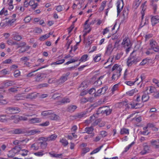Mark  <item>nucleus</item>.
Instances as JSON below:
<instances>
[{
  "instance_id": "obj_59",
  "label": "nucleus",
  "mask_w": 159,
  "mask_h": 159,
  "mask_svg": "<svg viewBox=\"0 0 159 159\" xmlns=\"http://www.w3.org/2000/svg\"><path fill=\"white\" fill-rule=\"evenodd\" d=\"M102 91L101 89H99L98 90L97 92H96V93L95 92V96H99L101 94H102Z\"/></svg>"
},
{
  "instance_id": "obj_31",
  "label": "nucleus",
  "mask_w": 159,
  "mask_h": 159,
  "mask_svg": "<svg viewBox=\"0 0 159 159\" xmlns=\"http://www.w3.org/2000/svg\"><path fill=\"white\" fill-rule=\"evenodd\" d=\"M101 54L99 53L94 56L93 60L94 61L97 62L99 61L101 59Z\"/></svg>"
},
{
  "instance_id": "obj_1",
  "label": "nucleus",
  "mask_w": 159,
  "mask_h": 159,
  "mask_svg": "<svg viewBox=\"0 0 159 159\" xmlns=\"http://www.w3.org/2000/svg\"><path fill=\"white\" fill-rule=\"evenodd\" d=\"M149 99L148 94L143 95L142 97V101L141 100L140 96H138L135 100L130 102L127 105V107L129 108L137 109L141 107L143 105V102L147 101Z\"/></svg>"
},
{
  "instance_id": "obj_50",
  "label": "nucleus",
  "mask_w": 159,
  "mask_h": 159,
  "mask_svg": "<svg viewBox=\"0 0 159 159\" xmlns=\"http://www.w3.org/2000/svg\"><path fill=\"white\" fill-rule=\"evenodd\" d=\"M57 137V135L56 134H53L51 135L48 138V140H53L56 139Z\"/></svg>"
},
{
  "instance_id": "obj_41",
  "label": "nucleus",
  "mask_w": 159,
  "mask_h": 159,
  "mask_svg": "<svg viewBox=\"0 0 159 159\" xmlns=\"http://www.w3.org/2000/svg\"><path fill=\"white\" fill-rule=\"evenodd\" d=\"M60 141L64 146H66L68 144V142L65 139L62 138L61 139Z\"/></svg>"
},
{
  "instance_id": "obj_26",
  "label": "nucleus",
  "mask_w": 159,
  "mask_h": 159,
  "mask_svg": "<svg viewBox=\"0 0 159 159\" xmlns=\"http://www.w3.org/2000/svg\"><path fill=\"white\" fill-rule=\"evenodd\" d=\"M38 94L36 93H32L28 94L26 97V98L30 99H33L37 97Z\"/></svg>"
},
{
  "instance_id": "obj_32",
  "label": "nucleus",
  "mask_w": 159,
  "mask_h": 159,
  "mask_svg": "<svg viewBox=\"0 0 159 159\" xmlns=\"http://www.w3.org/2000/svg\"><path fill=\"white\" fill-rule=\"evenodd\" d=\"M28 151L25 149L20 150H18V152L20 153V154L22 155L23 156H26L27 155Z\"/></svg>"
},
{
  "instance_id": "obj_45",
  "label": "nucleus",
  "mask_w": 159,
  "mask_h": 159,
  "mask_svg": "<svg viewBox=\"0 0 159 159\" xmlns=\"http://www.w3.org/2000/svg\"><path fill=\"white\" fill-rule=\"evenodd\" d=\"M120 133L121 134H129V130L125 128H123L121 129L120 131Z\"/></svg>"
},
{
  "instance_id": "obj_13",
  "label": "nucleus",
  "mask_w": 159,
  "mask_h": 159,
  "mask_svg": "<svg viewBox=\"0 0 159 159\" xmlns=\"http://www.w3.org/2000/svg\"><path fill=\"white\" fill-rule=\"evenodd\" d=\"M47 139L44 138H40V149H44L47 146V143L46 142Z\"/></svg>"
},
{
  "instance_id": "obj_39",
  "label": "nucleus",
  "mask_w": 159,
  "mask_h": 159,
  "mask_svg": "<svg viewBox=\"0 0 159 159\" xmlns=\"http://www.w3.org/2000/svg\"><path fill=\"white\" fill-rule=\"evenodd\" d=\"M65 61V59H62L61 60H59L57 61L52 63L51 64V65H59L63 63Z\"/></svg>"
},
{
  "instance_id": "obj_58",
  "label": "nucleus",
  "mask_w": 159,
  "mask_h": 159,
  "mask_svg": "<svg viewBox=\"0 0 159 159\" xmlns=\"http://www.w3.org/2000/svg\"><path fill=\"white\" fill-rule=\"evenodd\" d=\"M49 154L51 156H52V157H59L61 155V154H55V153H54L53 152H50L49 153Z\"/></svg>"
},
{
  "instance_id": "obj_49",
  "label": "nucleus",
  "mask_w": 159,
  "mask_h": 159,
  "mask_svg": "<svg viewBox=\"0 0 159 159\" xmlns=\"http://www.w3.org/2000/svg\"><path fill=\"white\" fill-rule=\"evenodd\" d=\"M140 3L135 0L133 4V7L135 9H136L140 5Z\"/></svg>"
},
{
  "instance_id": "obj_30",
  "label": "nucleus",
  "mask_w": 159,
  "mask_h": 159,
  "mask_svg": "<svg viewBox=\"0 0 159 159\" xmlns=\"http://www.w3.org/2000/svg\"><path fill=\"white\" fill-rule=\"evenodd\" d=\"M59 117L57 115L52 113L51 111V114L49 116V119L52 120H56L58 119Z\"/></svg>"
},
{
  "instance_id": "obj_43",
  "label": "nucleus",
  "mask_w": 159,
  "mask_h": 159,
  "mask_svg": "<svg viewBox=\"0 0 159 159\" xmlns=\"http://www.w3.org/2000/svg\"><path fill=\"white\" fill-rule=\"evenodd\" d=\"M88 59V56L87 55H84L80 59L81 61L84 62Z\"/></svg>"
},
{
  "instance_id": "obj_60",
  "label": "nucleus",
  "mask_w": 159,
  "mask_h": 159,
  "mask_svg": "<svg viewBox=\"0 0 159 159\" xmlns=\"http://www.w3.org/2000/svg\"><path fill=\"white\" fill-rule=\"evenodd\" d=\"M149 61V60L147 59H143L142 61L140 63V65H143L147 63Z\"/></svg>"
},
{
  "instance_id": "obj_17",
  "label": "nucleus",
  "mask_w": 159,
  "mask_h": 159,
  "mask_svg": "<svg viewBox=\"0 0 159 159\" xmlns=\"http://www.w3.org/2000/svg\"><path fill=\"white\" fill-rule=\"evenodd\" d=\"M143 77L141 76L140 77H138L136 79V80L134 81H126L125 82V84L128 85H129V86H131V85H133L134 83L136 81L138 80H139L140 79V81H142L143 80Z\"/></svg>"
},
{
  "instance_id": "obj_55",
  "label": "nucleus",
  "mask_w": 159,
  "mask_h": 159,
  "mask_svg": "<svg viewBox=\"0 0 159 159\" xmlns=\"http://www.w3.org/2000/svg\"><path fill=\"white\" fill-rule=\"evenodd\" d=\"M106 2L103 1L102 2L101 7L99 8L100 10H103L106 6Z\"/></svg>"
},
{
  "instance_id": "obj_28",
  "label": "nucleus",
  "mask_w": 159,
  "mask_h": 159,
  "mask_svg": "<svg viewBox=\"0 0 159 159\" xmlns=\"http://www.w3.org/2000/svg\"><path fill=\"white\" fill-rule=\"evenodd\" d=\"M7 43L8 45L11 46L18 44V43L17 42L14 41L11 39L7 40Z\"/></svg>"
},
{
  "instance_id": "obj_2",
  "label": "nucleus",
  "mask_w": 159,
  "mask_h": 159,
  "mask_svg": "<svg viewBox=\"0 0 159 159\" xmlns=\"http://www.w3.org/2000/svg\"><path fill=\"white\" fill-rule=\"evenodd\" d=\"M122 70V68L120 66L116 64L112 68V70H115L116 73L113 75L112 79L113 80H117L121 75V72Z\"/></svg>"
},
{
  "instance_id": "obj_7",
  "label": "nucleus",
  "mask_w": 159,
  "mask_h": 159,
  "mask_svg": "<svg viewBox=\"0 0 159 159\" xmlns=\"http://www.w3.org/2000/svg\"><path fill=\"white\" fill-rule=\"evenodd\" d=\"M18 148L16 146L11 150L9 151L7 154L8 157H12L15 156V154L18 152Z\"/></svg>"
},
{
  "instance_id": "obj_63",
  "label": "nucleus",
  "mask_w": 159,
  "mask_h": 159,
  "mask_svg": "<svg viewBox=\"0 0 159 159\" xmlns=\"http://www.w3.org/2000/svg\"><path fill=\"white\" fill-rule=\"evenodd\" d=\"M20 72L18 70H16L14 72V76L16 77L20 75Z\"/></svg>"
},
{
  "instance_id": "obj_64",
  "label": "nucleus",
  "mask_w": 159,
  "mask_h": 159,
  "mask_svg": "<svg viewBox=\"0 0 159 159\" xmlns=\"http://www.w3.org/2000/svg\"><path fill=\"white\" fill-rule=\"evenodd\" d=\"M153 82L157 86L159 87V81L157 79H154L153 80Z\"/></svg>"
},
{
  "instance_id": "obj_57",
  "label": "nucleus",
  "mask_w": 159,
  "mask_h": 159,
  "mask_svg": "<svg viewBox=\"0 0 159 159\" xmlns=\"http://www.w3.org/2000/svg\"><path fill=\"white\" fill-rule=\"evenodd\" d=\"M25 141V140L24 139L22 140H16L13 142V143L15 145H18L19 144H20L21 142H23Z\"/></svg>"
},
{
  "instance_id": "obj_38",
  "label": "nucleus",
  "mask_w": 159,
  "mask_h": 159,
  "mask_svg": "<svg viewBox=\"0 0 159 159\" xmlns=\"http://www.w3.org/2000/svg\"><path fill=\"white\" fill-rule=\"evenodd\" d=\"M35 1H35L34 0H31L29 2V5L33 6V8H35L38 6L37 3H35Z\"/></svg>"
},
{
  "instance_id": "obj_11",
  "label": "nucleus",
  "mask_w": 159,
  "mask_h": 159,
  "mask_svg": "<svg viewBox=\"0 0 159 159\" xmlns=\"http://www.w3.org/2000/svg\"><path fill=\"white\" fill-rule=\"evenodd\" d=\"M12 36V39L16 41H20L22 39V36L16 32H13Z\"/></svg>"
},
{
  "instance_id": "obj_61",
  "label": "nucleus",
  "mask_w": 159,
  "mask_h": 159,
  "mask_svg": "<svg viewBox=\"0 0 159 159\" xmlns=\"http://www.w3.org/2000/svg\"><path fill=\"white\" fill-rule=\"evenodd\" d=\"M111 110L107 107V108L105 110H102V111H104L107 115H109L111 112Z\"/></svg>"
},
{
  "instance_id": "obj_33",
  "label": "nucleus",
  "mask_w": 159,
  "mask_h": 159,
  "mask_svg": "<svg viewBox=\"0 0 159 159\" xmlns=\"http://www.w3.org/2000/svg\"><path fill=\"white\" fill-rule=\"evenodd\" d=\"M147 128L148 129H151L152 130H154V131H156L157 130V129L154 126V125H153L150 124H148V125L147 127V128H144V130H145L146 129H147Z\"/></svg>"
},
{
  "instance_id": "obj_18",
  "label": "nucleus",
  "mask_w": 159,
  "mask_h": 159,
  "mask_svg": "<svg viewBox=\"0 0 159 159\" xmlns=\"http://www.w3.org/2000/svg\"><path fill=\"white\" fill-rule=\"evenodd\" d=\"M146 3L147 2L145 1L142 4L141 7V8L142 9V11H141V12L142 14V18H143V16H144L145 13V11L146 8Z\"/></svg>"
},
{
  "instance_id": "obj_16",
  "label": "nucleus",
  "mask_w": 159,
  "mask_h": 159,
  "mask_svg": "<svg viewBox=\"0 0 159 159\" xmlns=\"http://www.w3.org/2000/svg\"><path fill=\"white\" fill-rule=\"evenodd\" d=\"M83 2L82 1L79 2L78 1H76L74 3L73 6V9L77 8L78 9L81 8L82 6Z\"/></svg>"
},
{
  "instance_id": "obj_52",
  "label": "nucleus",
  "mask_w": 159,
  "mask_h": 159,
  "mask_svg": "<svg viewBox=\"0 0 159 159\" xmlns=\"http://www.w3.org/2000/svg\"><path fill=\"white\" fill-rule=\"evenodd\" d=\"M3 96L2 95H0V105L5 104L7 103L5 100H2Z\"/></svg>"
},
{
  "instance_id": "obj_3",
  "label": "nucleus",
  "mask_w": 159,
  "mask_h": 159,
  "mask_svg": "<svg viewBox=\"0 0 159 159\" xmlns=\"http://www.w3.org/2000/svg\"><path fill=\"white\" fill-rule=\"evenodd\" d=\"M150 49L148 50L146 53L148 55L152 54L151 52L152 50L155 52H158L159 51V46L158 45L157 42L153 40H151L150 43Z\"/></svg>"
},
{
  "instance_id": "obj_51",
  "label": "nucleus",
  "mask_w": 159,
  "mask_h": 159,
  "mask_svg": "<svg viewBox=\"0 0 159 159\" xmlns=\"http://www.w3.org/2000/svg\"><path fill=\"white\" fill-rule=\"evenodd\" d=\"M22 97L21 94H18L15 96V99L16 100H19L22 99Z\"/></svg>"
},
{
  "instance_id": "obj_48",
  "label": "nucleus",
  "mask_w": 159,
  "mask_h": 159,
  "mask_svg": "<svg viewBox=\"0 0 159 159\" xmlns=\"http://www.w3.org/2000/svg\"><path fill=\"white\" fill-rule=\"evenodd\" d=\"M17 88H16L14 86L12 87L11 88L9 89L8 91L9 92H12L16 93L17 91V90L16 89Z\"/></svg>"
},
{
  "instance_id": "obj_19",
  "label": "nucleus",
  "mask_w": 159,
  "mask_h": 159,
  "mask_svg": "<svg viewBox=\"0 0 159 159\" xmlns=\"http://www.w3.org/2000/svg\"><path fill=\"white\" fill-rule=\"evenodd\" d=\"M151 22L152 25H154L159 22V16H156L151 18Z\"/></svg>"
},
{
  "instance_id": "obj_40",
  "label": "nucleus",
  "mask_w": 159,
  "mask_h": 159,
  "mask_svg": "<svg viewBox=\"0 0 159 159\" xmlns=\"http://www.w3.org/2000/svg\"><path fill=\"white\" fill-rule=\"evenodd\" d=\"M152 145L155 148H158L159 147V142L158 141L155 140L152 141Z\"/></svg>"
},
{
  "instance_id": "obj_35",
  "label": "nucleus",
  "mask_w": 159,
  "mask_h": 159,
  "mask_svg": "<svg viewBox=\"0 0 159 159\" xmlns=\"http://www.w3.org/2000/svg\"><path fill=\"white\" fill-rule=\"evenodd\" d=\"M79 58L78 57H75L74 59H71L70 61L64 64V65H68L70 63L75 62V61H78Z\"/></svg>"
},
{
  "instance_id": "obj_37",
  "label": "nucleus",
  "mask_w": 159,
  "mask_h": 159,
  "mask_svg": "<svg viewBox=\"0 0 159 159\" xmlns=\"http://www.w3.org/2000/svg\"><path fill=\"white\" fill-rule=\"evenodd\" d=\"M29 122L30 123H38L39 122V119L38 118H33L30 119L29 120Z\"/></svg>"
},
{
  "instance_id": "obj_44",
  "label": "nucleus",
  "mask_w": 159,
  "mask_h": 159,
  "mask_svg": "<svg viewBox=\"0 0 159 159\" xmlns=\"http://www.w3.org/2000/svg\"><path fill=\"white\" fill-rule=\"evenodd\" d=\"M76 108V107L75 106H70L68 107V110L70 112L73 111Z\"/></svg>"
},
{
  "instance_id": "obj_9",
  "label": "nucleus",
  "mask_w": 159,
  "mask_h": 159,
  "mask_svg": "<svg viewBox=\"0 0 159 159\" xmlns=\"http://www.w3.org/2000/svg\"><path fill=\"white\" fill-rule=\"evenodd\" d=\"M117 13L118 15L120 12L123 7V0H118L116 3Z\"/></svg>"
},
{
  "instance_id": "obj_27",
  "label": "nucleus",
  "mask_w": 159,
  "mask_h": 159,
  "mask_svg": "<svg viewBox=\"0 0 159 159\" xmlns=\"http://www.w3.org/2000/svg\"><path fill=\"white\" fill-rule=\"evenodd\" d=\"M69 74L70 73H68L64 75L60 79V80L61 82L63 83L67 79V77Z\"/></svg>"
},
{
  "instance_id": "obj_47",
  "label": "nucleus",
  "mask_w": 159,
  "mask_h": 159,
  "mask_svg": "<svg viewBox=\"0 0 159 159\" xmlns=\"http://www.w3.org/2000/svg\"><path fill=\"white\" fill-rule=\"evenodd\" d=\"M103 147V146H101L100 147L97 148L93 151L91 153V154L96 153L98 152L100 149L102 148Z\"/></svg>"
},
{
  "instance_id": "obj_62",
  "label": "nucleus",
  "mask_w": 159,
  "mask_h": 159,
  "mask_svg": "<svg viewBox=\"0 0 159 159\" xmlns=\"http://www.w3.org/2000/svg\"><path fill=\"white\" fill-rule=\"evenodd\" d=\"M39 132V130H37L35 129H33L30 131L29 133H30L31 134L33 135Z\"/></svg>"
},
{
  "instance_id": "obj_24",
  "label": "nucleus",
  "mask_w": 159,
  "mask_h": 159,
  "mask_svg": "<svg viewBox=\"0 0 159 159\" xmlns=\"http://www.w3.org/2000/svg\"><path fill=\"white\" fill-rule=\"evenodd\" d=\"M156 90V89L154 87L150 86L147 88L146 91L148 93H149L155 92Z\"/></svg>"
},
{
  "instance_id": "obj_4",
  "label": "nucleus",
  "mask_w": 159,
  "mask_h": 159,
  "mask_svg": "<svg viewBox=\"0 0 159 159\" xmlns=\"http://www.w3.org/2000/svg\"><path fill=\"white\" fill-rule=\"evenodd\" d=\"M135 52L134 51H133L132 54H131L130 57L128 58L127 61V64L128 66H131L133 65H135L136 63L139 61L140 60V58H136L133 56V54Z\"/></svg>"
},
{
  "instance_id": "obj_34",
  "label": "nucleus",
  "mask_w": 159,
  "mask_h": 159,
  "mask_svg": "<svg viewBox=\"0 0 159 159\" xmlns=\"http://www.w3.org/2000/svg\"><path fill=\"white\" fill-rule=\"evenodd\" d=\"M39 143H34L31 145V148L34 150H37L39 148Z\"/></svg>"
},
{
  "instance_id": "obj_36",
  "label": "nucleus",
  "mask_w": 159,
  "mask_h": 159,
  "mask_svg": "<svg viewBox=\"0 0 159 159\" xmlns=\"http://www.w3.org/2000/svg\"><path fill=\"white\" fill-rule=\"evenodd\" d=\"M104 77V76H101L94 83V84L96 85H100L102 84V82L101 80Z\"/></svg>"
},
{
  "instance_id": "obj_14",
  "label": "nucleus",
  "mask_w": 159,
  "mask_h": 159,
  "mask_svg": "<svg viewBox=\"0 0 159 159\" xmlns=\"http://www.w3.org/2000/svg\"><path fill=\"white\" fill-rule=\"evenodd\" d=\"M11 133L14 134H21L25 133L24 130L22 129H16L11 131Z\"/></svg>"
},
{
  "instance_id": "obj_12",
  "label": "nucleus",
  "mask_w": 159,
  "mask_h": 159,
  "mask_svg": "<svg viewBox=\"0 0 159 159\" xmlns=\"http://www.w3.org/2000/svg\"><path fill=\"white\" fill-rule=\"evenodd\" d=\"M89 20H87L84 25V32L85 33V35L89 33L90 31V24L88 23Z\"/></svg>"
},
{
  "instance_id": "obj_22",
  "label": "nucleus",
  "mask_w": 159,
  "mask_h": 159,
  "mask_svg": "<svg viewBox=\"0 0 159 159\" xmlns=\"http://www.w3.org/2000/svg\"><path fill=\"white\" fill-rule=\"evenodd\" d=\"M4 87H7L8 86H12L14 85V82L11 80H8L4 83Z\"/></svg>"
},
{
  "instance_id": "obj_5",
  "label": "nucleus",
  "mask_w": 159,
  "mask_h": 159,
  "mask_svg": "<svg viewBox=\"0 0 159 159\" xmlns=\"http://www.w3.org/2000/svg\"><path fill=\"white\" fill-rule=\"evenodd\" d=\"M122 44L126 49V52H128L131 46V44L129 39L126 38L124 39L122 42Z\"/></svg>"
},
{
  "instance_id": "obj_29",
  "label": "nucleus",
  "mask_w": 159,
  "mask_h": 159,
  "mask_svg": "<svg viewBox=\"0 0 159 159\" xmlns=\"http://www.w3.org/2000/svg\"><path fill=\"white\" fill-rule=\"evenodd\" d=\"M149 148L148 146H145L143 150L140 153L142 155H144L149 152Z\"/></svg>"
},
{
  "instance_id": "obj_8",
  "label": "nucleus",
  "mask_w": 159,
  "mask_h": 159,
  "mask_svg": "<svg viewBox=\"0 0 159 159\" xmlns=\"http://www.w3.org/2000/svg\"><path fill=\"white\" fill-rule=\"evenodd\" d=\"M9 112L13 114H17L21 110L17 107H9L6 109Z\"/></svg>"
},
{
  "instance_id": "obj_25",
  "label": "nucleus",
  "mask_w": 159,
  "mask_h": 159,
  "mask_svg": "<svg viewBox=\"0 0 159 159\" xmlns=\"http://www.w3.org/2000/svg\"><path fill=\"white\" fill-rule=\"evenodd\" d=\"M51 114V111H44L42 112L41 115L43 117H47L49 118V116Z\"/></svg>"
},
{
  "instance_id": "obj_21",
  "label": "nucleus",
  "mask_w": 159,
  "mask_h": 159,
  "mask_svg": "<svg viewBox=\"0 0 159 159\" xmlns=\"http://www.w3.org/2000/svg\"><path fill=\"white\" fill-rule=\"evenodd\" d=\"M132 72L129 71L128 70L126 69L124 75V78L126 79L130 77L132 75Z\"/></svg>"
},
{
  "instance_id": "obj_6",
  "label": "nucleus",
  "mask_w": 159,
  "mask_h": 159,
  "mask_svg": "<svg viewBox=\"0 0 159 159\" xmlns=\"http://www.w3.org/2000/svg\"><path fill=\"white\" fill-rule=\"evenodd\" d=\"M39 69H40V68H39L29 73L27 75V76L28 77H30L32 76H36L35 80L36 81H40V73H36V72L39 70Z\"/></svg>"
},
{
  "instance_id": "obj_56",
  "label": "nucleus",
  "mask_w": 159,
  "mask_h": 159,
  "mask_svg": "<svg viewBox=\"0 0 159 159\" xmlns=\"http://www.w3.org/2000/svg\"><path fill=\"white\" fill-rule=\"evenodd\" d=\"M7 10H5L4 8H3L2 10L0 11V15H2L3 14L6 15L7 14Z\"/></svg>"
},
{
  "instance_id": "obj_10",
  "label": "nucleus",
  "mask_w": 159,
  "mask_h": 159,
  "mask_svg": "<svg viewBox=\"0 0 159 159\" xmlns=\"http://www.w3.org/2000/svg\"><path fill=\"white\" fill-rule=\"evenodd\" d=\"M87 85H86V82H83L81 84L80 88H81V90H82L83 91L80 93V95L81 96H84L87 94L88 93V91L86 90H84V88H86Z\"/></svg>"
},
{
  "instance_id": "obj_23",
  "label": "nucleus",
  "mask_w": 159,
  "mask_h": 159,
  "mask_svg": "<svg viewBox=\"0 0 159 159\" xmlns=\"http://www.w3.org/2000/svg\"><path fill=\"white\" fill-rule=\"evenodd\" d=\"M52 32H50L48 34L40 36V40H44L47 39L50 37V35H52Z\"/></svg>"
},
{
  "instance_id": "obj_20",
  "label": "nucleus",
  "mask_w": 159,
  "mask_h": 159,
  "mask_svg": "<svg viewBox=\"0 0 159 159\" xmlns=\"http://www.w3.org/2000/svg\"><path fill=\"white\" fill-rule=\"evenodd\" d=\"M138 92V90L136 89H134L127 92L126 94L129 96H132Z\"/></svg>"
},
{
  "instance_id": "obj_53",
  "label": "nucleus",
  "mask_w": 159,
  "mask_h": 159,
  "mask_svg": "<svg viewBox=\"0 0 159 159\" xmlns=\"http://www.w3.org/2000/svg\"><path fill=\"white\" fill-rule=\"evenodd\" d=\"M128 10L127 9H124L123 11V15L125 18H127L128 15Z\"/></svg>"
},
{
  "instance_id": "obj_46",
  "label": "nucleus",
  "mask_w": 159,
  "mask_h": 159,
  "mask_svg": "<svg viewBox=\"0 0 159 159\" xmlns=\"http://www.w3.org/2000/svg\"><path fill=\"white\" fill-rule=\"evenodd\" d=\"M118 84H115L111 88V90L112 93H113L115 91L117 90L119 87Z\"/></svg>"
},
{
  "instance_id": "obj_42",
  "label": "nucleus",
  "mask_w": 159,
  "mask_h": 159,
  "mask_svg": "<svg viewBox=\"0 0 159 159\" xmlns=\"http://www.w3.org/2000/svg\"><path fill=\"white\" fill-rule=\"evenodd\" d=\"M93 130V128L92 127L86 128L85 131L88 134H91Z\"/></svg>"
},
{
  "instance_id": "obj_15",
  "label": "nucleus",
  "mask_w": 159,
  "mask_h": 159,
  "mask_svg": "<svg viewBox=\"0 0 159 159\" xmlns=\"http://www.w3.org/2000/svg\"><path fill=\"white\" fill-rule=\"evenodd\" d=\"M114 48L115 47L114 44H109L107 47L106 53L108 54H110L112 52Z\"/></svg>"
},
{
  "instance_id": "obj_54",
  "label": "nucleus",
  "mask_w": 159,
  "mask_h": 159,
  "mask_svg": "<svg viewBox=\"0 0 159 159\" xmlns=\"http://www.w3.org/2000/svg\"><path fill=\"white\" fill-rule=\"evenodd\" d=\"M16 117V115H12L11 116L9 117L8 118H6V119H5L3 121H2L4 122V120L7 121V120H13L15 119Z\"/></svg>"
}]
</instances>
